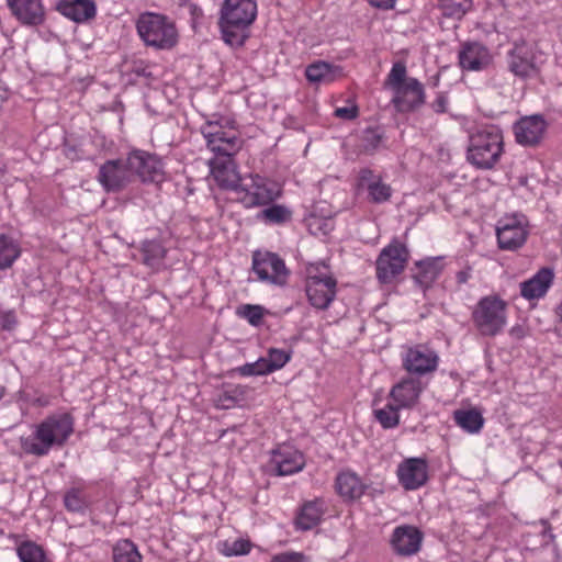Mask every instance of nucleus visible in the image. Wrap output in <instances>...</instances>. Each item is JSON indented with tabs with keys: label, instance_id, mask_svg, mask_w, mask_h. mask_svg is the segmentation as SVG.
Returning a JSON list of instances; mask_svg holds the SVG:
<instances>
[{
	"label": "nucleus",
	"instance_id": "f257e3e1",
	"mask_svg": "<svg viewBox=\"0 0 562 562\" xmlns=\"http://www.w3.org/2000/svg\"><path fill=\"white\" fill-rule=\"evenodd\" d=\"M74 432V418L69 413L53 414L35 425L34 431L20 438L24 453L37 458L47 456L53 448H63Z\"/></svg>",
	"mask_w": 562,
	"mask_h": 562
},
{
	"label": "nucleus",
	"instance_id": "f03ea898",
	"mask_svg": "<svg viewBox=\"0 0 562 562\" xmlns=\"http://www.w3.org/2000/svg\"><path fill=\"white\" fill-rule=\"evenodd\" d=\"M256 16V0H225L218 20L223 41L232 47H241Z\"/></svg>",
	"mask_w": 562,
	"mask_h": 562
},
{
	"label": "nucleus",
	"instance_id": "7ed1b4c3",
	"mask_svg": "<svg viewBox=\"0 0 562 562\" xmlns=\"http://www.w3.org/2000/svg\"><path fill=\"white\" fill-rule=\"evenodd\" d=\"M503 154V135L498 127L486 126L470 136L467 159L477 169H492Z\"/></svg>",
	"mask_w": 562,
	"mask_h": 562
},
{
	"label": "nucleus",
	"instance_id": "20e7f679",
	"mask_svg": "<svg viewBox=\"0 0 562 562\" xmlns=\"http://www.w3.org/2000/svg\"><path fill=\"white\" fill-rule=\"evenodd\" d=\"M137 32L147 46L170 49L178 42L175 24L165 15L145 12L136 23Z\"/></svg>",
	"mask_w": 562,
	"mask_h": 562
},
{
	"label": "nucleus",
	"instance_id": "39448f33",
	"mask_svg": "<svg viewBox=\"0 0 562 562\" xmlns=\"http://www.w3.org/2000/svg\"><path fill=\"white\" fill-rule=\"evenodd\" d=\"M507 304L498 295H487L479 300L472 311V322L484 337L498 335L506 325Z\"/></svg>",
	"mask_w": 562,
	"mask_h": 562
},
{
	"label": "nucleus",
	"instance_id": "423d86ee",
	"mask_svg": "<svg viewBox=\"0 0 562 562\" xmlns=\"http://www.w3.org/2000/svg\"><path fill=\"white\" fill-rule=\"evenodd\" d=\"M237 199L246 207L268 205L281 194L278 183L260 177L248 175L243 177L237 190Z\"/></svg>",
	"mask_w": 562,
	"mask_h": 562
},
{
	"label": "nucleus",
	"instance_id": "0eeeda50",
	"mask_svg": "<svg viewBox=\"0 0 562 562\" xmlns=\"http://www.w3.org/2000/svg\"><path fill=\"white\" fill-rule=\"evenodd\" d=\"M408 260V250L400 241H392L383 248L376 259V278L381 283H390L400 274Z\"/></svg>",
	"mask_w": 562,
	"mask_h": 562
},
{
	"label": "nucleus",
	"instance_id": "6e6552de",
	"mask_svg": "<svg viewBox=\"0 0 562 562\" xmlns=\"http://www.w3.org/2000/svg\"><path fill=\"white\" fill-rule=\"evenodd\" d=\"M252 270L258 279L277 285L286 283L289 270L283 259L270 251L252 254Z\"/></svg>",
	"mask_w": 562,
	"mask_h": 562
},
{
	"label": "nucleus",
	"instance_id": "1a4fd4ad",
	"mask_svg": "<svg viewBox=\"0 0 562 562\" xmlns=\"http://www.w3.org/2000/svg\"><path fill=\"white\" fill-rule=\"evenodd\" d=\"M127 168L134 177L143 182L159 183L164 180V166L161 160L154 154L135 149L127 156Z\"/></svg>",
	"mask_w": 562,
	"mask_h": 562
},
{
	"label": "nucleus",
	"instance_id": "9d476101",
	"mask_svg": "<svg viewBox=\"0 0 562 562\" xmlns=\"http://www.w3.org/2000/svg\"><path fill=\"white\" fill-rule=\"evenodd\" d=\"M337 281L333 276L319 272L310 274L306 279L305 291L308 302L318 310H326L336 296Z\"/></svg>",
	"mask_w": 562,
	"mask_h": 562
},
{
	"label": "nucleus",
	"instance_id": "9b49d317",
	"mask_svg": "<svg viewBox=\"0 0 562 562\" xmlns=\"http://www.w3.org/2000/svg\"><path fill=\"white\" fill-rule=\"evenodd\" d=\"M507 67L521 79L531 77L537 71L533 49L525 40L513 43L512 49L507 53Z\"/></svg>",
	"mask_w": 562,
	"mask_h": 562
},
{
	"label": "nucleus",
	"instance_id": "f8f14e48",
	"mask_svg": "<svg viewBox=\"0 0 562 562\" xmlns=\"http://www.w3.org/2000/svg\"><path fill=\"white\" fill-rule=\"evenodd\" d=\"M98 179L106 191L119 192L133 181L134 176L127 168L126 158L104 162L99 169Z\"/></svg>",
	"mask_w": 562,
	"mask_h": 562
},
{
	"label": "nucleus",
	"instance_id": "ddd939ff",
	"mask_svg": "<svg viewBox=\"0 0 562 562\" xmlns=\"http://www.w3.org/2000/svg\"><path fill=\"white\" fill-rule=\"evenodd\" d=\"M528 234L517 216L505 217L496 226L497 243L503 250H517L526 243Z\"/></svg>",
	"mask_w": 562,
	"mask_h": 562
},
{
	"label": "nucleus",
	"instance_id": "4468645a",
	"mask_svg": "<svg viewBox=\"0 0 562 562\" xmlns=\"http://www.w3.org/2000/svg\"><path fill=\"white\" fill-rule=\"evenodd\" d=\"M438 356L424 345H417L409 348L403 358L404 369L417 375H423L436 370Z\"/></svg>",
	"mask_w": 562,
	"mask_h": 562
},
{
	"label": "nucleus",
	"instance_id": "2eb2a0df",
	"mask_svg": "<svg viewBox=\"0 0 562 562\" xmlns=\"http://www.w3.org/2000/svg\"><path fill=\"white\" fill-rule=\"evenodd\" d=\"M209 165L217 186L236 192L243 177L238 173L233 157H214Z\"/></svg>",
	"mask_w": 562,
	"mask_h": 562
},
{
	"label": "nucleus",
	"instance_id": "dca6fc26",
	"mask_svg": "<svg viewBox=\"0 0 562 562\" xmlns=\"http://www.w3.org/2000/svg\"><path fill=\"white\" fill-rule=\"evenodd\" d=\"M546 127L543 117L536 114L520 119L513 128L518 144L532 147L541 142Z\"/></svg>",
	"mask_w": 562,
	"mask_h": 562
},
{
	"label": "nucleus",
	"instance_id": "f3484780",
	"mask_svg": "<svg viewBox=\"0 0 562 562\" xmlns=\"http://www.w3.org/2000/svg\"><path fill=\"white\" fill-rule=\"evenodd\" d=\"M12 15L23 25L38 26L45 21L42 0H7Z\"/></svg>",
	"mask_w": 562,
	"mask_h": 562
},
{
	"label": "nucleus",
	"instance_id": "a211bd4d",
	"mask_svg": "<svg viewBox=\"0 0 562 562\" xmlns=\"http://www.w3.org/2000/svg\"><path fill=\"white\" fill-rule=\"evenodd\" d=\"M492 61L493 57L488 48L477 42L464 43L459 52V64L463 70H484Z\"/></svg>",
	"mask_w": 562,
	"mask_h": 562
},
{
	"label": "nucleus",
	"instance_id": "6ab92c4d",
	"mask_svg": "<svg viewBox=\"0 0 562 562\" xmlns=\"http://www.w3.org/2000/svg\"><path fill=\"white\" fill-rule=\"evenodd\" d=\"M423 541V532L414 526H398L394 529L391 544L394 552L402 557H411L417 553Z\"/></svg>",
	"mask_w": 562,
	"mask_h": 562
},
{
	"label": "nucleus",
	"instance_id": "aec40b11",
	"mask_svg": "<svg viewBox=\"0 0 562 562\" xmlns=\"http://www.w3.org/2000/svg\"><path fill=\"white\" fill-rule=\"evenodd\" d=\"M398 481L405 490H416L428 479L427 463L419 458L403 461L397 468Z\"/></svg>",
	"mask_w": 562,
	"mask_h": 562
},
{
	"label": "nucleus",
	"instance_id": "412c9836",
	"mask_svg": "<svg viewBox=\"0 0 562 562\" xmlns=\"http://www.w3.org/2000/svg\"><path fill=\"white\" fill-rule=\"evenodd\" d=\"M424 101V87L416 78H408L406 85L398 89L393 98V103L400 112L412 111Z\"/></svg>",
	"mask_w": 562,
	"mask_h": 562
},
{
	"label": "nucleus",
	"instance_id": "4be33fe9",
	"mask_svg": "<svg viewBox=\"0 0 562 562\" xmlns=\"http://www.w3.org/2000/svg\"><path fill=\"white\" fill-rule=\"evenodd\" d=\"M422 390L419 380L407 378L392 387L390 397L400 408H412L417 404Z\"/></svg>",
	"mask_w": 562,
	"mask_h": 562
},
{
	"label": "nucleus",
	"instance_id": "5701e85b",
	"mask_svg": "<svg viewBox=\"0 0 562 562\" xmlns=\"http://www.w3.org/2000/svg\"><path fill=\"white\" fill-rule=\"evenodd\" d=\"M271 464L278 475H291L304 467L303 454L289 448L277 449L272 452Z\"/></svg>",
	"mask_w": 562,
	"mask_h": 562
},
{
	"label": "nucleus",
	"instance_id": "b1692460",
	"mask_svg": "<svg viewBox=\"0 0 562 562\" xmlns=\"http://www.w3.org/2000/svg\"><path fill=\"white\" fill-rule=\"evenodd\" d=\"M553 271L550 268L540 269L529 280L520 283V294L527 300L542 297L553 281Z\"/></svg>",
	"mask_w": 562,
	"mask_h": 562
},
{
	"label": "nucleus",
	"instance_id": "393cba45",
	"mask_svg": "<svg viewBox=\"0 0 562 562\" xmlns=\"http://www.w3.org/2000/svg\"><path fill=\"white\" fill-rule=\"evenodd\" d=\"M57 10L75 22H85L95 15V4L91 0H63Z\"/></svg>",
	"mask_w": 562,
	"mask_h": 562
},
{
	"label": "nucleus",
	"instance_id": "a878e982",
	"mask_svg": "<svg viewBox=\"0 0 562 562\" xmlns=\"http://www.w3.org/2000/svg\"><path fill=\"white\" fill-rule=\"evenodd\" d=\"M205 140L207 148L216 154L215 157H233L240 147L237 136L228 132H221Z\"/></svg>",
	"mask_w": 562,
	"mask_h": 562
},
{
	"label": "nucleus",
	"instance_id": "bb28decb",
	"mask_svg": "<svg viewBox=\"0 0 562 562\" xmlns=\"http://www.w3.org/2000/svg\"><path fill=\"white\" fill-rule=\"evenodd\" d=\"M341 75V68L326 61H316L305 69L306 79L314 83H329Z\"/></svg>",
	"mask_w": 562,
	"mask_h": 562
},
{
	"label": "nucleus",
	"instance_id": "cd10ccee",
	"mask_svg": "<svg viewBox=\"0 0 562 562\" xmlns=\"http://www.w3.org/2000/svg\"><path fill=\"white\" fill-rule=\"evenodd\" d=\"M323 515L322 503L318 501L306 502L300 509L295 525L297 529L310 530L317 526Z\"/></svg>",
	"mask_w": 562,
	"mask_h": 562
},
{
	"label": "nucleus",
	"instance_id": "c85d7f7f",
	"mask_svg": "<svg viewBox=\"0 0 562 562\" xmlns=\"http://www.w3.org/2000/svg\"><path fill=\"white\" fill-rule=\"evenodd\" d=\"M415 281L424 288H428L439 276L441 267L438 259L420 260L416 263Z\"/></svg>",
	"mask_w": 562,
	"mask_h": 562
},
{
	"label": "nucleus",
	"instance_id": "c756f323",
	"mask_svg": "<svg viewBox=\"0 0 562 562\" xmlns=\"http://www.w3.org/2000/svg\"><path fill=\"white\" fill-rule=\"evenodd\" d=\"M336 487L341 496L350 499L359 498L364 492V486L353 473L339 474L336 480Z\"/></svg>",
	"mask_w": 562,
	"mask_h": 562
},
{
	"label": "nucleus",
	"instance_id": "7c9ffc66",
	"mask_svg": "<svg viewBox=\"0 0 562 562\" xmlns=\"http://www.w3.org/2000/svg\"><path fill=\"white\" fill-rule=\"evenodd\" d=\"M454 420L462 429L470 434L479 432L484 424L483 416L475 409L456 411Z\"/></svg>",
	"mask_w": 562,
	"mask_h": 562
},
{
	"label": "nucleus",
	"instance_id": "2f4dec72",
	"mask_svg": "<svg viewBox=\"0 0 562 562\" xmlns=\"http://www.w3.org/2000/svg\"><path fill=\"white\" fill-rule=\"evenodd\" d=\"M247 394V387L243 385L226 386L216 400V405L223 409H229L239 402L244 401Z\"/></svg>",
	"mask_w": 562,
	"mask_h": 562
},
{
	"label": "nucleus",
	"instance_id": "473e14b6",
	"mask_svg": "<svg viewBox=\"0 0 562 562\" xmlns=\"http://www.w3.org/2000/svg\"><path fill=\"white\" fill-rule=\"evenodd\" d=\"M113 562H142V555L131 540L123 539L113 547Z\"/></svg>",
	"mask_w": 562,
	"mask_h": 562
},
{
	"label": "nucleus",
	"instance_id": "72a5a7b5",
	"mask_svg": "<svg viewBox=\"0 0 562 562\" xmlns=\"http://www.w3.org/2000/svg\"><path fill=\"white\" fill-rule=\"evenodd\" d=\"M144 263L149 267H158L166 256V248L158 240H145L142 245Z\"/></svg>",
	"mask_w": 562,
	"mask_h": 562
},
{
	"label": "nucleus",
	"instance_id": "f704fd0d",
	"mask_svg": "<svg viewBox=\"0 0 562 562\" xmlns=\"http://www.w3.org/2000/svg\"><path fill=\"white\" fill-rule=\"evenodd\" d=\"M472 7V0H439L438 8L446 18L460 20Z\"/></svg>",
	"mask_w": 562,
	"mask_h": 562
},
{
	"label": "nucleus",
	"instance_id": "c9c22d12",
	"mask_svg": "<svg viewBox=\"0 0 562 562\" xmlns=\"http://www.w3.org/2000/svg\"><path fill=\"white\" fill-rule=\"evenodd\" d=\"M20 256V248L14 240L2 234L0 235V269L10 268Z\"/></svg>",
	"mask_w": 562,
	"mask_h": 562
},
{
	"label": "nucleus",
	"instance_id": "e433bc0d",
	"mask_svg": "<svg viewBox=\"0 0 562 562\" xmlns=\"http://www.w3.org/2000/svg\"><path fill=\"white\" fill-rule=\"evenodd\" d=\"M400 409L401 408L394 403H389L385 407L375 409L374 416L383 428H394L400 423Z\"/></svg>",
	"mask_w": 562,
	"mask_h": 562
},
{
	"label": "nucleus",
	"instance_id": "4c0bfd02",
	"mask_svg": "<svg viewBox=\"0 0 562 562\" xmlns=\"http://www.w3.org/2000/svg\"><path fill=\"white\" fill-rule=\"evenodd\" d=\"M18 555L21 562H46V555L42 547L31 541L22 542L18 547Z\"/></svg>",
	"mask_w": 562,
	"mask_h": 562
},
{
	"label": "nucleus",
	"instance_id": "58836bf2",
	"mask_svg": "<svg viewBox=\"0 0 562 562\" xmlns=\"http://www.w3.org/2000/svg\"><path fill=\"white\" fill-rule=\"evenodd\" d=\"M291 211L286 206L280 204H272L261 212V217L266 222L273 224H283L291 220Z\"/></svg>",
	"mask_w": 562,
	"mask_h": 562
},
{
	"label": "nucleus",
	"instance_id": "ea45409f",
	"mask_svg": "<svg viewBox=\"0 0 562 562\" xmlns=\"http://www.w3.org/2000/svg\"><path fill=\"white\" fill-rule=\"evenodd\" d=\"M406 66L405 64L398 61L395 63L387 76L386 85L396 92L403 86L406 85L408 78H406Z\"/></svg>",
	"mask_w": 562,
	"mask_h": 562
},
{
	"label": "nucleus",
	"instance_id": "a19ab883",
	"mask_svg": "<svg viewBox=\"0 0 562 562\" xmlns=\"http://www.w3.org/2000/svg\"><path fill=\"white\" fill-rule=\"evenodd\" d=\"M265 312L266 310L261 305L252 304H245L237 308V314L240 317L246 318L252 326H258L261 324Z\"/></svg>",
	"mask_w": 562,
	"mask_h": 562
},
{
	"label": "nucleus",
	"instance_id": "79ce46f5",
	"mask_svg": "<svg viewBox=\"0 0 562 562\" xmlns=\"http://www.w3.org/2000/svg\"><path fill=\"white\" fill-rule=\"evenodd\" d=\"M368 192L371 200L375 203L385 202L391 196L390 186L382 183L380 179L372 180L370 183H368Z\"/></svg>",
	"mask_w": 562,
	"mask_h": 562
},
{
	"label": "nucleus",
	"instance_id": "37998d69",
	"mask_svg": "<svg viewBox=\"0 0 562 562\" xmlns=\"http://www.w3.org/2000/svg\"><path fill=\"white\" fill-rule=\"evenodd\" d=\"M64 504L69 512L74 513L83 512L86 508V501L82 493L77 488H71L65 494Z\"/></svg>",
	"mask_w": 562,
	"mask_h": 562
},
{
	"label": "nucleus",
	"instance_id": "c03bdc74",
	"mask_svg": "<svg viewBox=\"0 0 562 562\" xmlns=\"http://www.w3.org/2000/svg\"><path fill=\"white\" fill-rule=\"evenodd\" d=\"M291 353L283 349L271 348L268 351V361L273 371L281 369L290 360Z\"/></svg>",
	"mask_w": 562,
	"mask_h": 562
},
{
	"label": "nucleus",
	"instance_id": "a18cd8bd",
	"mask_svg": "<svg viewBox=\"0 0 562 562\" xmlns=\"http://www.w3.org/2000/svg\"><path fill=\"white\" fill-rule=\"evenodd\" d=\"M251 543L249 540L237 539L232 543L225 542L223 553L227 557L244 555L250 551Z\"/></svg>",
	"mask_w": 562,
	"mask_h": 562
},
{
	"label": "nucleus",
	"instance_id": "49530a36",
	"mask_svg": "<svg viewBox=\"0 0 562 562\" xmlns=\"http://www.w3.org/2000/svg\"><path fill=\"white\" fill-rule=\"evenodd\" d=\"M381 138L382 136L378 130L367 128L362 138V147L364 151L372 153L375 150L381 142Z\"/></svg>",
	"mask_w": 562,
	"mask_h": 562
},
{
	"label": "nucleus",
	"instance_id": "de8ad7c7",
	"mask_svg": "<svg viewBox=\"0 0 562 562\" xmlns=\"http://www.w3.org/2000/svg\"><path fill=\"white\" fill-rule=\"evenodd\" d=\"M224 131V124L218 120H210L201 126V133L205 139L215 137Z\"/></svg>",
	"mask_w": 562,
	"mask_h": 562
},
{
	"label": "nucleus",
	"instance_id": "09e8293b",
	"mask_svg": "<svg viewBox=\"0 0 562 562\" xmlns=\"http://www.w3.org/2000/svg\"><path fill=\"white\" fill-rule=\"evenodd\" d=\"M305 557L297 552H285L277 554L271 559V562H304Z\"/></svg>",
	"mask_w": 562,
	"mask_h": 562
},
{
	"label": "nucleus",
	"instance_id": "8fccbe9b",
	"mask_svg": "<svg viewBox=\"0 0 562 562\" xmlns=\"http://www.w3.org/2000/svg\"><path fill=\"white\" fill-rule=\"evenodd\" d=\"M358 108L356 105L338 108L335 110V115L344 120H353L358 116Z\"/></svg>",
	"mask_w": 562,
	"mask_h": 562
},
{
	"label": "nucleus",
	"instance_id": "3c124183",
	"mask_svg": "<svg viewBox=\"0 0 562 562\" xmlns=\"http://www.w3.org/2000/svg\"><path fill=\"white\" fill-rule=\"evenodd\" d=\"M0 325L4 330H12L16 325V318L13 312H5L0 315Z\"/></svg>",
	"mask_w": 562,
	"mask_h": 562
},
{
	"label": "nucleus",
	"instance_id": "603ef678",
	"mask_svg": "<svg viewBox=\"0 0 562 562\" xmlns=\"http://www.w3.org/2000/svg\"><path fill=\"white\" fill-rule=\"evenodd\" d=\"M254 364L256 368L257 375H262L272 372L267 358H260L257 361H255Z\"/></svg>",
	"mask_w": 562,
	"mask_h": 562
},
{
	"label": "nucleus",
	"instance_id": "864d4df0",
	"mask_svg": "<svg viewBox=\"0 0 562 562\" xmlns=\"http://www.w3.org/2000/svg\"><path fill=\"white\" fill-rule=\"evenodd\" d=\"M236 370L240 375L244 376L257 375L254 362L238 367Z\"/></svg>",
	"mask_w": 562,
	"mask_h": 562
},
{
	"label": "nucleus",
	"instance_id": "5fc2aeb1",
	"mask_svg": "<svg viewBox=\"0 0 562 562\" xmlns=\"http://www.w3.org/2000/svg\"><path fill=\"white\" fill-rule=\"evenodd\" d=\"M446 106H447V99L446 97L443 95H439L432 103V109L437 112V113H443L446 112Z\"/></svg>",
	"mask_w": 562,
	"mask_h": 562
},
{
	"label": "nucleus",
	"instance_id": "6e6d98bb",
	"mask_svg": "<svg viewBox=\"0 0 562 562\" xmlns=\"http://www.w3.org/2000/svg\"><path fill=\"white\" fill-rule=\"evenodd\" d=\"M470 277H471V268L470 267H468L463 270H460L459 272H457V276H456L457 282L459 284L467 283L468 280L470 279Z\"/></svg>",
	"mask_w": 562,
	"mask_h": 562
},
{
	"label": "nucleus",
	"instance_id": "4d7b16f0",
	"mask_svg": "<svg viewBox=\"0 0 562 562\" xmlns=\"http://www.w3.org/2000/svg\"><path fill=\"white\" fill-rule=\"evenodd\" d=\"M369 2L372 5L382 9H391L394 5V0H369Z\"/></svg>",
	"mask_w": 562,
	"mask_h": 562
},
{
	"label": "nucleus",
	"instance_id": "13d9d810",
	"mask_svg": "<svg viewBox=\"0 0 562 562\" xmlns=\"http://www.w3.org/2000/svg\"><path fill=\"white\" fill-rule=\"evenodd\" d=\"M372 178H373L372 170L367 169V168L360 170L359 179H360L361 184H364L366 182L370 183Z\"/></svg>",
	"mask_w": 562,
	"mask_h": 562
},
{
	"label": "nucleus",
	"instance_id": "bf43d9fd",
	"mask_svg": "<svg viewBox=\"0 0 562 562\" xmlns=\"http://www.w3.org/2000/svg\"><path fill=\"white\" fill-rule=\"evenodd\" d=\"M509 335L516 339H521L525 337V329L522 326L516 325L512 327Z\"/></svg>",
	"mask_w": 562,
	"mask_h": 562
},
{
	"label": "nucleus",
	"instance_id": "052dcab7",
	"mask_svg": "<svg viewBox=\"0 0 562 562\" xmlns=\"http://www.w3.org/2000/svg\"><path fill=\"white\" fill-rule=\"evenodd\" d=\"M557 314L560 317V324L557 325L555 330L560 336H562V300L558 306Z\"/></svg>",
	"mask_w": 562,
	"mask_h": 562
},
{
	"label": "nucleus",
	"instance_id": "680f3d73",
	"mask_svg": "<svg viewBox=\"0 0 562 562\" xmlns=\"http://www.w3.org/2000/svg\"><path fill=\"white\" fill-rule=\"evenodd\" d=\"M4 391L5 389L3 386H0V400L3 397Z\"/></svg>",
	"mask_w": 562,
	"mask_h": 562
}]
</instances>
